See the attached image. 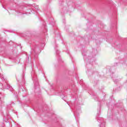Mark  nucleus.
Here are the masks:
<instances>
[{"instance_id":"nucleus-1","label":"nucleus","mask_w":127,"mask_h":127,"mask_svg":"<svg viewBox=\"0 0 127 127\" xmlns=\"http://www.w3.org/2000/svg\"><path fill=\"white\" fill-rule=\"evenodd\" d=\"M100 115H101V106L99 105V109L98 110L97 114L96 116V120L98 123H100L99 127H105L106 123H105V120L104 119L100 117Z\"/></svg>"},{"instance_id":"nucleus-2","label":"nucleus","mask_w":127,"mask_h":127,"mask_svg":"<svg viewBox=\"0 0 127 127\" xmlns=\"http://www.w3.org/2000/svg\"><path fill=\"white\" fill-rule=\"evenodd\" d=\"M1 71V69L0 67V71ZM0 79L3 82L4 81L5 83H2V85L4 88V89H7L8 90L9 89L11 92H12L13 91V89L10 85L6 82V79L4 78V77H3V75L0 74Z\"/></svg>"},{"instance_id":"nucleus-3","label":"nucleus","mask_w":127,"mask_h":127,"mask_svg":"<svg viewBox=\"0 0 127 127\" xmlns=\"http://www.w3.org/2000/svg\"><path fill=\"white\" fill-rule=\"evenodd\" d=\"M41 52V50L38 45L34 46L33 48L31 49L30 52L31 54H33L34 56L37 55L39 53Z\"/></svg>"},{"instance_id":"nucleus-4","label":"nucleus","mask_w":127,"mask_h":127,"mask_svg":"<svg viewBox=\"0 0 127 127\" xmlns=\"http://www.w3.org/2000/svg\"><path fill=\"white\" fill-rule=\"evenodd\" d=\"M23 9H24V6H21L19 9L18 11H17V15H21V14H27V15H28V14H30L31 13V12H24L23 11Z\"/></svg>"},{"instance_id":"nucleus-5","label":"nucleus","mask_w":127,"mask_h":127,"mask_svg":"<svg viewBox=\"0 0 127 127\" xmlns=\"http://www.w3.org/2000/svg\"><path fill=\"white\" fill-rule=\"evenodd\" d=\"M19 91H22V92H24L23 93V94H24V95H23V97L24 98L26 97V96L25 95H27V91L26 90V89L24 88V87H23V85L21 86V85H19Z\"/></svg>"},{"instance_id":"nucleus-6","label":"nucleus","mask_w":127,"mask_h":127,"mask_svg":"<svg viewBox=\"0 0 127 127\" xmlns=\"http://www.w3.org/2000/svg\"><path fill=\"white\" fill-rule=\"evenodd\" d=\"M86 73L87 75H99V72L97 71H94L93 69L88 70Z\"/></svg>"},{"instance_id":"nucleus-7","label":"nucleus","mask_w":127,"mask_h":127,"mask_svg":"<svg viewBox=\"0 0 127 127\" xmlns=\"http://www.w3.org/2000/svg\"><path fill=\"white\" fill-rule=\"evenodd\" d=\"M57 47H58V45H56V47L55 48V49L56 50V53L57 55V56L59 57L58 61H61V57L59 56V50L58 49H56Z\"/></svg>"},{"instance_id":"nucleus-8","label":"nucleus","mask_w":127,"mask_h":127,"mask_svg":"<svg viewBox=\"0 0 127 127\" xmlns=\"http://www.w3.org/2000/svg\"><path fill=\"white\" fill-rule=\"evenodd\" d=\"M34 85H35V89H37L38 86H39V82H38V79H36L34 81Z\"/></svg>"},{"instance_id":"nucleus-9","label":"nucleus","mask_w":127,"mask_h":127,"mask_svg":"<svg viewBox=\"0 0 127 127\" xmlns=\"http://www.w3.org/2000/svg\"><path fill=\"white\" fill-rule=\"evenodd\" d=\"M118 64V63H116L115 64L114 66H112L111 69H110V72H113V71H114V69H115L116 66H117V64Z\"/></svg>"},{"instance_id":"nucleus-10","label":"nucleus","mask_w":127,"mask_h":127,"mask_svg":"<svg viewBox=\"0 0 127 127\" xmlns=\"http://www.w3.org/2000/svg\"><path fill=\"white\" fill-rule=\"evenodd\" d=\"M86 54H87L86 51H83L82 52V55H83V57H85V56H86Z\"/></svg>"},{"instance_id":"nucleus-11","label":"nucleus","mask_w":127,"mask_h":127,"mask_svg":"<svg viewBox=\"0 0 127 127\" xmlns=\"http://www.w3.org/2000/svg\"><path fill=\"white\" fill-rule=\"evenodd\" d=\"M94 99L95 100V101H100V99H99V97L98 96H94Z\"/></svg>"},{"instance_id":"nucleus-12","label":"nucleus","mask_w":127,"mask_h":127,"mask_svg":"<svg viewBox=\"0 0 127 127\" xmlns=\"http://www.w3.org/2000/svg\"><path fill=\"white\" fill-rule=\"evenodd\" d=\"M0 96H1V95L0 94V106H1V104H3V101H2V100H1V98H0Z\"/></svg>"},{"instance_id":"nucleus-13","label":"nucleus","mask_w":127,"mask_h":127,"mask_svg":"<svg viewBox=\"0 0 127 127\" xmlns=\"http://www.w3.org/2000/svg\"><path fill=\"white\" fill-rule=\"evenodd\" d=\"M25 80H24V74L22 76V84H24Z\"/></svg>"},{"instance_id":"nucleus-14","label":"nucleus","mask_w":127,"mask_h":127,"mask_svg":"<svg viewBox=\"0 0 127 127\" xmlns=\"http://www.w3.org/2000/svg\"><path fill=\"white\" fill-rule=\"evenodd\" d=\"M113 80H114V82L115 83V84H117L118 83V82H119V80L118 79H113Z\"/></svg>"},{"instance_id":"nucleus-15","label":"nucleus","mask_w":127,"mask_h":127,"mask_svg":"<svg viewBox=\"0 0 127 127\" xmlns=\"http://www.w3.org/2000/svg\"><path fill=\"white\" fill-rule=\"evenodd\" d=\"M43 25L45 27V29L46 31H47V29H46V26H45V25H44V24H43Z\"/></svg>"},{"instance_id":"nucleus-16","label":"nucleus","mask_w":127,"mask_h":127,"mask_svg":"<svg viewBox=\"0 0 127 127\" xmlns=\"http://www.w3.org/2000/svg\"><path fill=\"white\" fill-rule=\"evenodd\" d=\"M93 84H94V86H95V85H97V83L95 81L93 82Z\"/></svg>"},{"instance_id":"nucleus-17","label":"nucleus","mask_w":127,"mask_h":127,"mask_svg":"<svg viewBox=\"0 0 127 127\" xmlns=\"http://www.w3.org/2000/svg\"><path fill=\"white\" fill-rule=\"evenodd\" d=\"M61 37H60V35H59V39H60Z\"/></svg>"},{"instance_id":"nucleus-18","label":"nucleus","mask_w":127,"mask_h":127,"mask_svg":"<svg viewBox=\"0 0 127 127\" xmlns=\"http://www.w3.org/2000/svg\"><path fill=\"white\" fill-rule=\"evenodd\" d=\"M12 104H13V105H14V104H15V102H12Z\"/></svg>"},{"instance_id":"nucleus-19","label":"nucleus","mask_w":127,"mask_h":127,"mask_svg":"<svg viewBox=\"0 0 127 127\" xmlns=\"http://www.w3.org/2000/svg\"><path fill=\"white\" fill-rule=\"evenodd\" d=\"M16 80H17V81H18V82L19 81V80H18L17 77H16Z\"/></svg>"},{"instance_id":"nucleus-20","label":"nucleus","mask_w":127,"mask_h":127,"mask_svg":"<svg viewBox=\"0 0 127 127\" xmlns=\"http://www.w3.org/2000/svg\"><path fill=\"white\" fill-rule=\"evenodd\" d=\"M74 114H76V113H77L76 111H74Z\"/></svg>"},{"instance_id":"nucleus-21","label":"nucleus","mask_w":127,"mask_h":127,"mask_svg":"<svg viewBox=\"0 0 127 127\" xmlns=\"http://www.w3.org/2000/svg\"><path fill=\"white\" fill-rule=\"evenodd\" d=\"M63 22H65V20H63Z\"/></svg>"},{"instance_id":"nucleus-22","label":"nucleus","mask_w":127,"mask_h":127,"mask_svg":"<svg viewBox=\"0 0 127 127\" xmlns=\"http://www.w3.org/2000/svg\"><path fill=\"white\" fill-rule=\"evenodd\" d=\"M94 56H96V55H94Z\"/></svg>"},{"instance_id":"nucleus-23","label":"nucleus","mask_w":127,"mask_h":127,"mask_svg":"<svg viewBox=\"0 0 127 127\" xmlns=\"http://www.w3.org/2000/svg\"><path fill=\"white\" fill-rule=\"evenodd\" d=\"M80 83L81 84V81L80 82Z\"/></svg>"},{"instance_id":"nucleus-24","label":"nucleus","mask_w":127,"mask_h":127,"mask_svg":"<svg viewBox=\"0 0 127 127\" xmlns=\"http://www.w3.org/2000/svg\"><path fill=\"white\" fill-rule=\"evenodd\" d=\"M2 6H3V7H3V5H2Z\"/></svg>"}]
</instances>
